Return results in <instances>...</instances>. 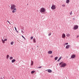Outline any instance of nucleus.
Here are the masks:
<instances>
[{
  "label": "nucleus",
  "mask_w": 79,
  "mask_h": 79,
  "mask_svg": "<svg viewBox=\"0 0 79 79\" xmlns=\"http://www.w3.org/2000/svg\"><path fill=\"white\" fill-rule=\"evenodd\" d=\"M60 65H61V67L63 68L65 67L67 65V64L65 63H64L63 62H61L60 63Z\"/></svg>",
  "instance_id": "1"
},
{
  "label": "nucleus",
  "mask_w": 79,
  "mask_h": 79,
  "mask_svg": "<svg viewBox=\"0 0 79 79\" xmlns=\"http://www.w3.org/2000/svg\"><path fill=\"white\" fill-rule=\"evenodd\" d=\"M11 7L10 8L11 10H13L15 8V5L14 4H11L10 5Z\"/></svg>",
  "instance_id": "2"
},
{
  "label": "nucleus",
  "mask_w": 79,
  "mask_h": 79,
  "mask_svg": "<svg viewBox=\"0 0 79 79\" xmlns=\"http://www.w3.org/2000/svg\"><path fill=\"white\" fill-rule=\"evenodd\" d=\"M45 11H46L45 9L44 8L42 7L40 9V12L41 13H44Z\"/></svg>",
  "instance_id": "3"
},
{
  "label": "nucleus",
  "mask_w": 79,
  "mask_h": 79,
  "mask_svg": "<svg viewBox=\"0 0 79 79\" xmlns=\"http://www.w3.org/2000/svg\"><path fill=\"white\" fill-rule=\"evenodd\" d=\"M78 26L77 25H75L74 27H73V29L74 30H76L78 29Z\"/></svg>",
  "instance_id": "4"
},
{
  "label": "nucleus",
  "mask_w": 79,
  "mask_h": 79,
  "mask_svg": "<svg viewBox=\"0 0 79 79\" xmlns=\"http://www.w3.org/2000/svg\"><path fill=\"white\" fill-rule=\"evenodd\" d=\"M7 39H5L4 40H3L2 39L1 40V41L3 44H4L5 43V41H7Z\"/></svg>",
  "instance_id": "5"
},
{
  "label": "nucleus",
  "mask_w": 79,
  "mask_h": 79,
  "mask_svg": "<svg viewBox=\"0 0 79 79\" xmlns=\"http://www.w3.org/2000/svg\"><path fill=\"white\" fill-rule=\"evenodd\" d=\"M56 7L55 5H52V7H51V9L52 10L56 9Z\"/></svg>",
  "instance_id": "6"
},
{
  "label": "nucleus",
  "mask_w": 79,
  "mask_h": 79,
  "mask_svg": "<svg viewBox=\"0 0 79 79\" xmlns=\"http://www.w3.org/2000/svg\"><path fill=\"white\" fill-rule=\"evenodd\" d=\"M66 37L64 33H63L62 35V38H65Z\"/></svg>",
  "instance_id": "7"
},
{
  "label": "nucleus",
  "mask_w": 79,
  "mask_h": 79,
  "mask_svg": "<svg viewBox=\"0 0 79 79\" xmlns=\"http://www.w3.org/2000/svg\"><path fill=\"white\" fill-rule=\"evenodd\" d=\"M16 8H14L13 9V10H12V13H14L16 11Z\"/></svg>",
  "instance_id": "8"
},
{
  "label": "nucleus",
  "mask_w": 79,
  "mask_h": 79,
  "mask_svg": "<svg viewBox=\"0 0 79 79\" xmlns=\"http://www.w3.org/2000/svg\"><path fill=\"white\" fill-rule=\"evenodd\" d=\"M48 70V72L49 73H51L52 72V70L51 69H48V70H46V71Z\"/></svg>",
  "instance_id": "9"
},
{
  "label": "nucleus",
  "mask_w": 79,
  "mask_h": 79,
  "mask_svg": "<svg viewBox=\"0 0 79 79\" xmlns=\"http://www.w3.org/2000/svg\"><path fill=\"white\" fill-rule=\"evenodd\" d=\"M75 56H76L75 55H73L71 56V58L72 59L74 58H75Z\"/></svg>",
  "instance_id": "10"
},
{
  "label": "nucleus",
  "mask_w": 79,
  "mask_h": 79,
  "mask_svg": "<svg viewBox=\"0 0 79 79\" xmlns=\"http://www.w3.org/2000/svg\"><path fill=\"white\" fill-rule=\"evenodd\" d=\"M70 45H67L66 46V49H68L70 47Z\"/></svg>",
  "instance_id": "11"
},
{
  "label": "nucleus",
  "mask_w": 79,
  "mask_h": 79,
  "mask_svg": "<svg viewBox=\"0 0 79 79\" xmlns=\"http://www.w3.org/2000/svg\"><path fill=\"white\" fill-rule=\"evenodd\" d=\"M52 53V52L51 51H49L48 52V53L49 54H51Z\"/></svg>",
  "instance_id": "12"
},
{
  "label": "nucleus",
  "mask_w": 79,
  "mask_h": 79,
  "mask_svg": "<svg viewBox=\"0 0 79 79\" xmlns=\"http://www.w3.org/2000/svg\"><path fill=\"white\" fill-rule=\"evenodd\" d=\"M16 61L15 59H13L11 60V62L12 63H14Z\"/></svg>",
  "instance_id": "13"
},
{
  "label": "nucleus",
  "mask_w": 79,
  "mask_h": 79,
  "mask_svg": "<svg viewBox=\"0 0 79 79\" xmlns=\"http://www.w3.org/2000/svg\"><path fill=\"white\" fill-rule=\"evenodd\" d=\"M70 36V34L69 33L67 35H66V36L67 37H69Z\"/></svg>",
  "instance_id": "14"
},
{
  "label": "nucleus",
  "mask_w": 79,
  "mask_h": 79,
  "mask_svg": "<svg viewBox=\"0 0 79 79\" xmlns=\"http://www.w3.org/2000/svg\"><path fill=\"white\" fill-rule=\"evenodd\" d=\"M69 2H70L69 0H67L66 1V2L67 3H69Z\"/></svg>",
  "instance_id": "15"
},
{
  "label": "nucleus",
  "mask_w": 79,
  "mask_h": 79,
  "mask_svg": "<svg viewBox=\"0 0 79 79\" xmlns=\"http://www.w3.org/2000/svg\"><path fill=\"white\" fill-rule=\"evenodd\" d=\"M33 41L34 43H36V41L35 39H33Z\"/></svg>",
  "instance_id": "16"
},
{
  "label": "nucleus",
  "mask_w": 79,
  "mask_h": 79,
  "mask_svg": "<svg viewBox=\"0 0 79 79\" xmlns=\"http://www.w3.org/2000/svg\"><path fill=\"white\" fill-rule=\"evenodd\" d=\"M35 72V71H34V70H33V71H32L31 72V74H33Z\"/></svg>",
  "instance_id": "17"
},
{
  "label": "nucleus",
  "mask_w": 79,
  "mask_h": 79,
  "mask_svg": "<svg viewBox=\"0 0 79 79\" xmlns=\"http://www.w3.org/2000/svg\"><path fill=\"white\" fill-rule=\"evenodd\" d=\"M62 58V57H60L58 60V61H59V60Z\"/></svg>",
  "instance_id": "18"
},
{
  "label": "nucleus",
  "mask_w": 79,
  "mask_h": 79,
  "mask_svg": "<svg viewBox=\"0 0 79 79\" xmlns=\"http://www.w3.org/2000/svg\"><path fill=\"white\" fill-rule=\"evenodd\" d=\"M9 57V55H7L6 56V59H8Z\"/></svg>",
  "instance_id": "19"
},
{
  "label": "nucleus",
  "mask_w": 79,
  "mask_h": 79,
  "mask_svg": "<svg viewBox=\"0 0 79 79\" xmlns=\"http://www.w3.org/2000/svg\"><path fill=\"white\" fill-rule=\"evenodd\" d=\"M33 61L32 60H31V65H33Z\"/></svg>",
  "instance_id": "20"
},
{
  "label": "nucleus",
  "mask_w": 79,
  "mask_h": 79,
  "mask_svg": "<svg viewBox=\"0 0 79 79\" xmlns=\"http://www.w3.org/2000/svg\"><path fill=\"white\" fill-rule=\"evenodd\" d=\"M14 41H13V42H12L10 43V44L11 45H13V44H14Z\"/></svg>",
  "instance_id": "21"
},
{
  "label": "nucleus",
  "mask_w": 79,
  "mask_h": 79,
  "mask_svg": "<svg viewBox=\"0 0 79 79\" xmlns=\"http://www.w3.org/2000/svg\"><path fill=\"white\" fill-rule=\"evenodd\" d=\"M9 58H10V60H11L13 58V57L12 56H10V57Z\"/></svg>",
  "instance_id": "22"
},
{
  "label": "nucleus",
  "mask_w": 79,
  "mask_h": 79,
  "mask_svg": "<svg viewBox=\"0 0 79 79\" xmlns=\"http://www.w3.org/2000/svg\"><path fill=\"white\" fill-rule=\"evenodd\" d=\"M58 57H56L55 58V60H56L58 59Z\"/></svg>",
  "instance_id": "23"
},
{
  "label": "nucleus",
  "mask_w": 79,
  "mask_h": 79,
  "mask_svg": "<svg viewBox=\"0 0 79 79\" xmlns=\"http://www.w3.org/2000/svg\"><path fill=\"white\" fill-rule=\"evenodd\" d=\"M62 6L63 7H65V5L64 4L62 5Z\"/></svg>",
  "instance_id": "24"
},
{
  "label": "nucleus",
  "mask_w": 79,
  "mask_h": 79,
  "mask_svg": "<svg viewBox=\"0 0 79 79\" xmlns=\"http://www.w3.org/2000/svg\"><path fill=\"white\" fill-rule=\"evenodd\" d=\"M21 32L23 34L24 33V31H23L22 30Z\"/></svg>",
  "instance_id": "25"
},
{
  "label": "nucleus",
  "mask_w": 79,
  "mask_h": 79,
  "mask_svg": "<svg viewBox=\"0 0 79 79\" xmlns=\"http://www.w3.org/2000/svg\"><path fill=\"white\" fill-rule=\"evenodd\" d=\"M33 39V37L32 36L31 37V38H30L31 40Z\"/></svg>",
  "instance_id": "26"
},
{
  "label": "nucleus",
  "mask_w": 79,
  "mask_h": 79,
  "mask_svg": "<svg viewBox=\"0 0 79 79\" xmlns=\"http://www.w3.org/2000/svg\"><path fill=\"white\" fill-rule=\"evenodd\" d=\"M51 35V33H50V34H48V35L49 36H50Z\"/></svg>",
  "instance_id": "27"
},
{
  "label": "nucleus",
  "mask_w": 79,
  "mask_h": 79,
  "mask_svg": "<svg viewBox=\"0 0 79 79\" xmlns=\"http://www.w3.org/2000/svg\"><path fill=\"white\" fill-rule=\"evenodd\" d=\"M22 37H23V38H24V39H26L25 38H24V36L23 35H22Z\"/></svg>",
  "instance_id": "28"
},
{
  "label": "nucleus",
  "mask_w": 79,
  "mask_h": 79,
  "mask_svg": "<svg viewBox=\"0 0 79 79\" xmlns=\"http://www.w3.org/2000/svg\"><path fill=\"white\" fill-rule=\"evenodd\" d=\"M42 67V66H40L38 67V68L40 69Z\"/></svg>",
  "instance_id": "29"
},
{
  "label": "nucleus",
  "mask_w": 79,
  "mask_h": 79,
  "mask_svg": "<svg viewBox=\"0 0 79 79\" xmlns=\"http://www.w3.org/2000/svg\"><path fill=\"white\" fill-rule=\"evenodd\" d=\"M72 11L70 13V15H72Z\"/></svg>",
  "instance_id": "30"
},
{
  "label": "nucleus",
  "mask_w": 79,
  "mask_h": 79,
  "mask_svg": "<svg viewBox=\"0 0 79 79\" xmlns=\"http://www.w3.org/2000/svg\"><path fill=\"white\" fill-rule=\"evenodd\" d=\"M15 30L16 31H17V29H16V28L15 27Z\"/></svg>",
  "instance_id": "31"
},
{
  "label": "nucleus",
  "mask_w": 79,
  "mask_h": 79,
  "mask_svg": "<svg viewBox=\"0 0 79 79\" xmlns=\"http://www.w3.org/2000/svg\"><path fill=\"white\" fill-rule=\"evenodd\" d=\"M65 44H66V45H68V43H65Z\"/></svg>",
  "instance_id": "32"
},
{
  "label": "nucleus",
  "mask_w": 79,
  "mask_h": 79,
  "mask_svg": "<svg viewBox=\"0 0 79 79\" xmlns=\"http://www.w3.org/2000/svg\"><path fill=\"white\" fill-rule=\"evenodd\" d=\"M7 22L9 23H10V25H11V23L9 22L8 21H7Z\"/></svg>",
  "instance_id": "33"
},
{
  "label": "nucleus",
  "mask_w": 79,
  "mask_h": 79,
  "mask_svg": "<svg viewBox=\"0 0 79 79\" xmlns=\"http://www.w3.org/2000/svg\"><path fill=\"white\" fill-rule=\"evenodd\" d=\"M53 57V56L52 55L51 56V57Z\"/></svg>",
  "instance_id": "34"
},
{
  "label": "nucleus",
  "mask_w": 79,
  "mask_h": 79,
  "mask_svg": "<svg viewBox=\"0 0 79 79\" xmlns=\"http://www.w3.org/2000/svg\"><path fill=\"white\" fill-rule=\"evenodd\" d=\"M17 31V32L18 33L19 32L17 30V31Z\"/></svg>",
  "instance_id": "35"
},
{
  "label": "nucleus",
  "mask_w": 79,
  "mask_h": 79,
  "mask_svg": "<svg viewBox=\"0 0 79 79\" xmlns=\"http://www.w3.org/2000/svg\"><path fill=\"white\" fill-rule=\"evenodd\" d=\"M12 79H14L13 78H12Z\"/></svg>",
  "instance_id": "36"
},
{
  "label": "nucleus",
  "mask_w": 79,
  "mask_h": 79,
  "mask_svg": "<svg viewBox=\"0 0 79 79\" xmlns=\"http://www.w3.org/2000/svg\"><path fill=\"white\" fill-rule=\"evenodd\" d=\"M78 36H79L78 35V36H77V37H78Z\"/></svg>",
  "instance_id": "37"
}]
</instances>
